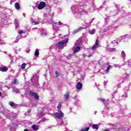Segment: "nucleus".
Instances as JSON below:
<instances>
[{"instance_id":"1","label":"nucleus","mask_w":131,"mask_h":131,"mask_svg":"<svg viewBox=\"0 0 131 131\" xmlns=\"http://www.w3.org/2000/svg\"><path fill=\"white\" fill-rule=\"evenodd\" d=\"M3 115H4L6 118L10 119V120H13L14 118H16V116L13 115V113L10 112L7 109H5L4 111L2 112Z\"/></svg>"},{"instance_id":"2","label":"nucleus","mask_w":131,"mask_h":131,"mask_svg":"<svg viewBox=\"0 0 131 131\" xmlns=\"http://www.w3.org/2000/svg\"><path fill=\"white\" fill-rule=\"evenodd\" d=\"M83 6H73L71 7V10L74 14H78V12L79 13H83Z\"/></svg>"},{"instance_id":"3","label":"nucleus","mask_w":131,"mask_h":131,"mask_svg":"<svg viewBox=\"0 0 131 131\" xmlns=\"http://www.w3.org/2000/svg\"><path fill=\"white\" fill-rule=\"evenodd\" d=\"M31 82L35 88H36L38 85V75L37 74L33 76L31 79Z\"/></svg>"},{"instance_id":"4","label":"nucleus","mask_w":131,"mask_h":131,"mask_svg":"<svg viewBox=\"0 0 131 131\" xmlns=\"http://www.w3.org/2000/svg\"><path fill=\"white\" fill-rule=\"evenodd\" d=\"M67 42H68V39H65L64 40L58 42L56 45V48H57V49H63L64 48V45L67 43Z\"/></svg>"},{"instance_id":"5","label":"nucleus","mask_w":131,"mask_h":131,"mask_svg":"<svg viewBox=\"0 0 131 131\" xmlns=\"http://www.w3.org/2000/svg\"><path fill=\"white\" fill-rule=\"evenodd\" d=\"M62 26H64V25H63V23H62V22L61 21H59L58 23H54V24H53V29L57 31L59 29V26H62Z\"/></svg>"},{"instance_id":"6","label":"nucleus","mask_w":131,"mask_h":131,"mask_svg":"<svg viewBox=\"0 0 131 131\" xmlns=\"http://www.w3.org/2000/svg\"><path fill=\"white\" fill-rule=\"evenodd\" d=\"M55 116L57 117L58 119H60L61 118H63L64 115L63 114V113L61 112V111H59V113H56L55 114Z\"/></svg>"},{"instance_id":"7","label":"nucleus","mask_w":131,"mask_h":131,"mask_svg":"<svg viewBox=\"0 0 131 131\" xmlns=\"http://www.w3.org/2000/svg\"><path fill=\"white\" fill-rule=\"evenodd\" d=\"M46 2H40L39 5L38 6V10H42L45 7H46Z\"/></svg>"},{"instance_id":"8","label":"nucleus","mask_w":131,"mask_h":131,"mask_svg":"<svg viewBox=\"0 0 131 131\" xmlns=\"http://www.w3.org/2000/svg\"><path fill=\"white\" fill-rule=\"evenodd\" d=\"M88 42L87 41H84V42H83V40H78L75 43L76 46H83V45L86 43Z\"/></svg>"},{"instance_id":"9","label":"nucleus","mask_w":131,"mask_h":131,"mask_svg":"<svg viewBox=\"0 0 131 131\" xmlns=\"http://www.w3.org/2000/svg\"><path fill=\"white\" fill-rule=\"evenodd\" d=\"M128 91V90H125L124 94L122 95L121 97H120V100H121V101H122V100L124 101V100H125V99L127 98Z\"/></svg>"},{"instance_id":"10","label":"nucleus","mask_w":131,"mask_h":131,"mask_svg":"<svg viewBox=\"0 0 131 131\" xmlns=\"http://www.w3.org/2000/svg\"><path fill=\"white\" fill-rule=\"evenodd\" d=\"M10 106L12 107V108H18L20 105L19 104H15V103L13 102V101H10L9 103Z\"/></svg>"},{"instance_id":"11","label":"nucleus","mask_w":131,"mask_h":131,"mask_svg":"<svg viewBox=\"0 0 131 131\" xmlns=\"http://www.w3.org/2000/svg\"><path fill=\"white\" fill-rule=\"evenodd\" d=\"M29 95L31 97H34L35 99H36V100H38V95L37 94L33 92L32 91H31L29 93Z\"/></svg>"},{"instance_id":"12","label":"nucleus","mask_w":131,"mask_h":131,"mask_svg":"<svg viewBox=\"0 0 131 131\" xmlns=\"http://www.w3.org/2000/svg\"><path fill=\"white\" fill-rule=\"evenodd\" d=\"M99 46V40L97 39L95 42V45H94L92 47L93 51H96L98 48V46Z\"/></svg>"},{"instance_id":"13","label":"nucleus","mask_w":131,"mask_h":131,"mask_svg":"<svg viewBox=\"0 0 131 131\" xmlns=\"http://www.w3.org/2000/svg\"><path fill=\"white\" fill-rule=\"evenodd\" d=\"M83 29H85V28L82 27H80L77 29L76 30H74L73 32V34H76L77 32H79V31H81V30H83Z\"/></svg>"},{"instance_id":"14","label":"nucleus","mask_w":131,"mask_h":131,"mask_svg":"<svg viewBox=\"0 0 131 131\" xmlns=\"http://www.w3.org/2000/svg\"><path fill=\"white\" fill-rule=\"evenodd\" d=\"M119 125V124H112V126L113 127L114 129H117L118 131H120L121 129H119L118 128V126Z\"/></svg>"},{"instance_id":"15","label":"nucleus","mask_w":131,"mask_h":131,"mask_svg":"<svg viewBox=\"0 0 131 131\" xmlns=\"http://www.w3.org/2000/svg\"><path fill=\"white\" fill-rule=\"evenodd\" d=\"M77 90H81L82 89V84L80 82H78L76 86Z\"/></svg>"},{"instance_id":"16","label":"nucleus","mask_w":131,"mask_h":131,"mask_svg":"<svg viewBox=\"0 0 131 131\" xmlns=\"http://www.w3.org/2000/svg\"><path fill=\"white\" fill-rule=\"evenodd\" d=\"M12 89H13L12 90L13 93H16V94H18V93H20V91H19V90L17 89L15 86L12 87Z\"/></svg>"},{"instance_id":"17","label":"nucleus","mask_w":131,"mask_h":131,"mask_svg":"<svg viewBox=\"0 0 131 131\" xmlns=\"http://www.w3.org/2000/svg\"><path fill=\"white\" fill-rule=\"evenodd\" d=\"M69 96H70V94H69V92H67L66 94H64V99L66 101L69 99Z\"/></svg>"},{"instance_id":"18","label":"nucleus","mask_w":131,"mask_h":131,"mask_svg":"<svg viewBox=\"0 0 131 131\" xmlns=\"http://www.w3.org/2000/svg\"><path fill=\"white\" fill-rule=\"evenodd\" d=\"M123 81H124L123 79L119 80V84L117 85L118 89H120V88H121V86H120V84H121V83H123Z\"/></svg>"},{"instance_id":"19","label":"nucleus","mask_w":131,"mask_h":131,"mask_svg":"<svg viewBox=\"0 0 131 131\" xmlns=\"http://www.w3.org/2000/svg\"><path fill=\"white\" fill-rule=\"evenodd\" d=\"M106 66H107V68L106 70H105V72H106V73H108L110 70V68H111V66L109 65L108 63H106Z\"/></svg>"},{"instance_id":"20","label":"nucleus","mask_w":131,"mask_h":131,"mask_svg":"<svg viewBox=\"0 0 131 131\" xmlns=\"http://www.w3.org/2000/svg\"><path fill=\"white\" fill-rule=\"evenodd\" d=\"M121 57L122 58L123 60H124V59H125V56H126V55L125 54V52H124V51H122L121 53Z\"/></svg>"},{"instance_id":"21","label":"nucleus","mask_w":131,"mask_h":131,"mask_svg":"<svg viewBox=\"0 0 131 131\" xmlns=\"http://www.w3.org/2000/svg\"><path fill=\"white\" fill-rule=\"evenodd\" d=\"M0 71H2L3 72H6V71H8V69L7 67H1Z\"/></svg>"},{"instance_id":"22","label":"nucleus","mask_w":131,"mask_h":131,"mask_svg":"<svg viewBox=\"0 0 131 131\" xmlns=\"http://www.w3.org/2000/svg\"><path fill=\"white\" fill-rule=\"evenodd\" d=\"M80 50V47L78 46L74 48V49L73 50V52L74 53H77V52H78V51H79Z\"/></svg>"},{"instance_id":"23","label":"nucleus","mask_w":131,"mask_h":131,"mask_svg":"<svg viewBox=\"0 0 131 131\" xmlns=\"http://www.w3.org/2000/svg\"><path fill=\"white\" fill-rule=\"evenodd\" d=\"M14 6L16 10H20V4H19V3H16Z\"/></svg>"},{"instance_id":"24","label":"nucleus","mask_w":131,"mask_h":131,"mask_svg":"<svg viewBox=\"0 0 131 131\" xmlns=\"http://www.w3.org/2000/svg\"><path fill=\"white\" fill-rule=\"evenodd\" d=\"M32 22L34 25H38V24H39V21L37 20V19L32 20Z\"/></svg>"},{"instance_id":"25","label":"nucleus","mask_w":131,"mask_h":131,"mask_svg":"<svg viewBox=\"0 0 131 131\" xmlns=\"http://www.w3.org/2000/svg\"><path fill=\"white\" fill-rule=\"evenodd\" d=\"M92 128L93 129H99V127L98 126L97 124H93L92 125Z\"/></svg>"},{"instance_id":"26","label":"nucleus","mask_w":131,"mask_h":131,"mask_svg":"<svg viewBox=\"0 0 131 131\" xmlns=\"http://www.w3.org/2000/svg\"><path fill=\"white\" fill-rule=\"evenodd\" d=\"M95 32H96V30H95V29H93V30H89L90 34H94Z\"/></svg>"},{"instance_id":"27","label":"nucleus","mask_w":131,"mask_h":131,"mask_svg":"<svg viewBox=\"0 0 131 131\" xmlns=\"http://www.w3.org/2000/svg\"><path fill=\"white\" fill-rule=\"evenodd\" d=\"M32 128L33 129H34V130H37L38 129V127L36 126L35 125H33Z\"/></svg>"},{"instance_id":"28","label":"nucleus","mask_w":131,"mask_h":131,"mask_svg":"<svg viewBox=\"0 0 131 131\" xmlns=\"http://www.w3.org/2000/svg\"><path fill=\"white\" fill-rule=\"evenodd\" d=\"M89 130H90V127H88L82 128V129H81L80 131H89Z\"/></svg>"},{"instance_id":"29","label":"nucleus","mask_w":131,"mask_h":131,"mask_svg":"<svg viewBox=\"0 0 131 131\" xmlns=\"http://www.w3.org/2000/svg\"><path fill=\"white\" fill-rule=\"evenodd\" d=\"M107 51H110V52H114L115 51V49L107 47Z\"/></svg>"},{"instance_id":"30","label":"nucleus","mask_w":131,"mask_h":131,"mask_svg":"<svg viewBox=\"0 0 131 131\" xmlns=\"http://www.w3.org/2000/svg\"><path fill=\"white\" fill-rule=\"evenodd\" d=\"M39 55V51H38V49H36L35 52V56H37Z\"/></svg>"},{"instance_id":"31","label":"nucleus","mask_w":131,"mask_h":131,"mask_svg":"<svg viewBox=\"0 0 131 131\" xmlns=\"http://www.w3.org/2000/svg\"><path fill=\"white\" fill-rule=\"evenodd\" d=\"M110 28H111V27L110 26H108L107 27H105L104 29V30L103 31L104 32H106V31H107V30H109V29H110Z\"/></svg>"},{"instance_id":"32","label":"nucleus","mask_w":131,"mask_h":131,"mask_svg":"<svg viewBox=\"0 0 131 131\" xmlns=\"http://www.w3.org/2000/svg\"><path fill=\"white\" fill-rule=\"evenodd\" d=\"M26 63H23L21 64V69H25V67H26Z\"/></svg>"},{"instance_id":"33","label":"nucleus","mask_w":131,"mask_h":131,"mask_svg":"<svg viewBox=\"0 0 131 131\" xmlns=\"http://www.w3.org/2000/svg\"><path fill=\"white\" fill-rule=\"evenodd\" d=\"M13 84H17L18 83V80L17 79H14L13 81H12Z\"/></svg>"},{"instance_id":"34","label":"nucleus","mask_w":131,"mask_h":131,"mask_svg":"<svg viewBox=\"0 0 131 131\" xmlns=\"http://www.w3.org/2000/svg\"><path fill=\"white\" fill-rule=\"evenodd\" d=\"M55 76L56 77H59V76H60V74H59V72H55Z\"/></svg>"},{"instance_id":"35","label":"nucleus","mask_w":131,"mask_h":131,"mask_svg":"<svg viewBox=\"0 0 131 131\" xmlns=\"http://www.w3.org/2000/svg\"><path fill=\"white\" fill-rule=\"evenodd\" d=\"M15 25L16 28H18V27H19V24L18 23V22L16 21H15Z\"/></svg>"},{"instance_id":"36","label":"nucleus","mask_w":131,"mask_h":131,"mask_svg":"<svg viewBox=\"0 0 131 131\" xmlns=\"http://www.w3.org/2000/svg\"><path fill=\"white\" fill-rule=\"evenodd\" d=\"M20 40V36H18L17 37H16V40L17 41H15V42H18V40Z\"/></svg>"},{"instance_id":"37","label":"nucleus","mask_w":131,"mask_h":131,"mask_svg":"<svg viewBox=\"0 0 131 131\" xmlns=\"http://www.w3.org/2000/svg\"><path fill=\"white\" fill-rule=\"evenodd\" d=\"M57 108L58 109V110H60V109H61V103L58 104L57 106Z\"/></svg>"},{"instance_id":"38","label":"nucleus","mask_w":131,"mask_h":131,"mask_svg":"<svg viewBox=\"0 0 131 131\" xmlns=\"http://www.w3.org/2000/svg\"><path fill=\"white\" fill-rule=\"evenodd\" d=\"M60 125H61V126H63L64 125H65L66 124H64V122H63V121H62L61 122H60Z\"/></svg>"},{"instance_id":"39","label":"nucleus","mask_w":131,"mask_h":131,"mask_svg":"<svg viewBox=\"0 0 131 131\" xmlns=\"http://www.w3.org/2000/svg\"><path fill=\"white\" fill-rule=\"evenodd\" d=\"M18 33H19V34H23V31H22V30H19V31H18Z\"/></svg>"},{"instance_id":"40","label":"nucleus","mask_w":131,"mask_h":131,"mask_svg":"<svg viewBox=\"0 0 131 131\" xmlns=\"http://www.w3.org/2000/svg\"><path fill=\"white\" fill-rule=\"evenodd\" d=\"M72 57V55L70 54L69 56H67L68 59H70Z\"/></svg>"},{"instance_id":"41","label":"nucleus","mask_w":131,"mask_h":131,"mask_svg":"<svg viewBox=\"0 0 131 131\" xmlns=\"http://www.w3.org/2000/svg\"><path fill=\"white\" fill-rule=\"evenodd\" d=\"M107 82H108V81H104L103 84H104V86H106V84H107Z\"/></svg>"},{"instance_id":"42","label":"nucleus","mask_w":131,"mask_h":131,"mask_svg":"<svg viewBox=\"0 0 131 131\" xmlns=\"http://www.w3.org/2000/svg\"><path fill=\"white\" fill-rule=\"evenodd\" d=\"M47 34H48L47 33H42V35H45V36H47Z\"/></svg>"},{"instance_id":"43","label":"nucleus","mask_w":131,"mask_h":131,"mask_svg":"<svg viewBox=\"0 0 131 131\" xmlns=\"http://www.w3.org/2000/svg\"><path fill=\"white\" fill-rule=\"evenodd\" d=\"M100 101H101V102H105V100L104 99H101Z\"/></svg>"},{"instance_id":"44","label":"nucleus","mask_w":131,"mask_h":131,"mask_svg":"<svg viewBox=\"0 0 131 131\" xmlns=\"http://www.w3.org/2000/svg\"><path fill=\"white\" fill-rule=\"evenodd\" d=\"M115 67H119V64H115Z\"/></svg>"},{"instance_id":"45","label":"nucleus","mask_w":131,"mask_h":131,"mask_svg":"<svg viewBox=\"0 0 131 131\" xmlns=\"http://www.w3.org/2000/svg\"><path fill=\"white\" fill-rule=\"evenodd\" d=\"M30 112H31L30 111V110L28 111V112H27L28 114H29V113H30Z\"/></svg>"},{"instance_id":"46","label":"nucleus","mask_w":131,"mask_h":131,"mask_svg":"<svg viewBox=\"0 0 131 131\" xmlns=\"http://www.w3.org/2000/svg\"><path fill=\"white\" fill-rule=\"evenodd\" d=\"M106 108L107 110L109 109V106L106 105Z\"/></svg>"},{"instance_id":"47","label":"nucleus","mask_w":131,"mask_h":131,"mask_svg":"<svg viewBox=\"0 0 131 131\" xmlns=\"http://www.w3.org/2000/svg\"><path fill=\"white\" fill-rule=\"evenodd\" d=\"M29 52H30V50H28V51H26L27 53H29Z\"/></svg>"},{"instance_id":"48","label":"nucleus","mask_w":131,"mask_h":131,"mask_svg":"<svg viewBox=\"0 0 131 131\" xmlns=\"http://www.w3.org/2000/svg\"><path fill=\"white\" fill-rule=\"evenodd\" d=\"M3 94L0 92V97H2Z\"/></svg>"},{"instance_id":"49","label":"nucleus","mask_w":131,"mask_h":131,"mask_svg":"<svg viewBox=\"0 0 131 131\" xmlns=\"http://www.w3.org/2000/svg\"><path fill=\"white\" fill-rule=\"evenodd\" d=\"M88 57L90 58V57H92V55H88Z\"/></svg>"},{"instance_id":"50","label":"nucleus","mask_w":131,"mask_h":131,"mask_svg":"<svg viewBox=\"0 0 131 131\" xmlns=\"http://www.w3.org/2000/svg\"><path fill=\"white\" fill-rule=\"evenodd\" d=\"M23 16H24V17H25V13H23Z\"/></svg>"},{"instance_id":"51","label":"nucleus","mask_w":131,"mask_h":131,"mask_svg":"<svg viewBox=\"0 0 131 131\" xmlns=\"http://www.w3.org/2000/svg\"><path fill=\"white\" fill-rule=\"evenodd\" d=\"M90 23H93V20L90 21Z\"/></svg>"},{"instance_id":"52","label":"nucleus","mask_w":131,"mask_h":131,"mask_svg":"<svg viewBox=\"0 0 131 131\" xmlns=\"http://www.w3.org/2000/svg\"><path fill=\"white\" fill-rule=\"evenodd\" d=\"M104 131H109L108 130H104Z\"/></svg>"},{"instance_id":"53","label":"nucleus","mask_w":131,"mask_h":131,"mask_svg":"<svg viewBox=\"0 0 131 131\" xmlns=\"http://www.w3.org/2000/svg\"><path fill=\"white\" fill-rule=\"evenodd\" d=\"M95 114H96V113H97V111H95Z\"/></svg>"},{"instance_id":"54","label":"nucleus","mask_w":131,"mask_h":131,"mask_svg":"<svg viewBox=\"0 0 131 131\" xmlns=\"http://www.w3.org/2000/svg\"><path fill=\"white\" fill-rule=\"evenodd\" d=\"M94 19H95V18H93V19H92V21H93V20H94Z\"/></svg>"},{"instance_id":"55","label":"nucleus","mask_w":131,"mask_h":131,"mask_svg":"<svg viewBox=\"0 0 131 131\" xmlns=\"http://www.w3.org/2000/svg\"><path fill=\"white\" fill-rule=\"evenodd\" d=\"M105 111H103L102 112H105Z\"/></svg>"},{"instance_id":"56","label":"nucleus","mask_w":131,"mask_h":131,"mask_svg":"<svg viewBox=\"0 0 131 131\" xmlns=\"http://www.w3.org/2000/svg\"><path fill=\"white\" fill-rule=\"evenodd\" d=\"M33 9H34V6H33Z\"/></svg>"},{"instance_id":"57","label":"nucleus","mask_w":131,"mask_h":131,"mask_svg":"<svg viewBox=\"0 0 131 131\" xmlns=\"http://www.w3.org/2000/svg\"><path fill=\"white\" fill-rule=\"evenodd\" d=\"M111 42H112V43H113V41H112Z\"/></svg>"},{"instance_id":"58","label":"nucleus","mask_w":131,"mask_h":131,"mask_svg":"<svg viewBox=\"0 0 131 131\" xmlns=\"http://www.w3.org/2000/svg\"><path fill=\"white\" fill-rule=\"evenodd\" d=\"M115 117L114 116H112V117Z\"/></svg>"},{"instance_id":"59","label":"nucleus","mask_w":131,"mask_h":131,"mask_svg":"<svg viewBox=\"0 0 131 131\" xmlns=\"http://www.w3.org/2000/svg\"><path fill=\"white\" fill-rule=\"evenodd\" d=\"M60 11H61V9H59Z\"/></svg>"},{"instance_id":"60","label":"nucleus","mask_w":131,"mask_h":131,"mask_svg":"<svg viewBox=\"0 0 131 131\" xmlns=\"http://www.w3.org/2000/svg\"><path fill=\"white\" fill-rule=\"evenodd\" d=\"M116 43H118V42H116Z\"/></svg>"},{"instance_id":"61","label":"nucleus","mask_w":131,"mask_h":131,"mask_svg":"<svg viewBox=\"0 0 131 131\" xmlns=\"http://www.w3.org/2000/svg\"><path fill=\"white\" fill-rule=\"evenodd\" d=\"M129 1H131V0H129Z\"/></svg>"}]
</instances>
